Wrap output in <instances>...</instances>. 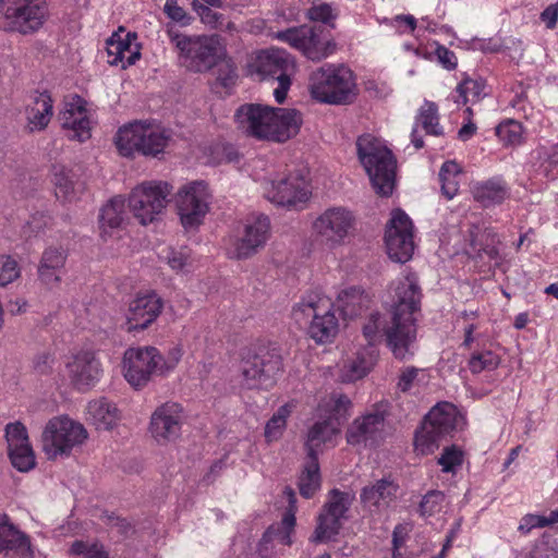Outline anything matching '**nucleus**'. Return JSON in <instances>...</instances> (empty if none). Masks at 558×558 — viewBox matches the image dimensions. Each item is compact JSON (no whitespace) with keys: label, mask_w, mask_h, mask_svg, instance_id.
<instances>
[{"label":"nucleus","mask_w":558,"mask_h":558,"mask_svg":"<svg viewBox=\"0 0 558 558\" xmlns=\"http://www.w3.org/2000/svg\"><path fill=\"white\" fill-rule=\"evenodd\" d=\"M252 70L263 77H272L278 86L274 89V97L282 104L291 86V77L295 73L294 59L283 49L270 48L259 51L251 64Z\"/></svg>","instance_id":"obj_13"},{"label":"nucleus","mask_w":558,"mask_h":558,"mask_svg":"<svg viewBox=\"0 0 558 558\" xmlns=\"http://www.w3.org/2000/svg\"><path fill=\"white\" fill-rule=\"evenodd\" d=\"M349 506V496L338 490H332L328 502L318 517L314 539L325 542L331 539L340 529V520Z\"/></svg>","instance_id":"obj_26"},{"label":"nucleus","mask_w":558,"mask_h":558,"mask_svg":"<svg viewBox=\"0 0 558 558\" xmlns=\"http://www.w3.org/2000/svg\"><path fill=\"white\" fill-rule=\"evenodd\" d=\"M311 97L320 104L345 105L356 95L355 75L343 64L326 63L308 76Z\"/></svg>","instance_id":"obj_3"},{"label":"nucleus","mask_w":558,"mask_h":558,"mask_svg":"<svg viewBox=\"0 0 558 558\" xmlns=\"http://www.w3.org/2000/svg\"><path fill=\"white\" fill-rule=\"evenodd\" d=\"M496 135L505 145H518L522 141V126L514 120H507L496 128Z\"/></svg>","instance_id":"obj_53"},{"label":"nucleus","mask_w":558,"mask_h":558,"mask_svg":"<svg viewBox=\"0 0 558 558\" xmlns=\"http://www.w3.org/2000/svg\"><path fill=\"white\" fill-rule=\"evenodd\" d=\"M459 322L462 323L463 330L462 347L471 349L473 343L478 341L482 337V323L478 319V313L476 311H464L460 314Z\"/></svg>","instance_id":"obj_47"},{"label":"nucleus","mask_w":558,"mask_h":558,"mask_svg":"<svg viewBox=\"0 0 558 558\" xmlns=\"http://www.w3.org/2000/svg\"><path fill=\"white\" fill-rule=\"evenodd\" d=\"M65 376L74 389L88 391L101 379L104 368L94 349L81 348L71 352L64 362Z\"/></svg>","instance_id":"obj_16"},{"label":"nucleus","mask_w":558,"mask_h":558,"mask_svg":"<svg viewBox=\"0 0 558 558\" xmlns=\"http://www.w3.org/2000/svg\"><path fill=\"white\" fill-rule=\"evenodd\" d=\"M355 228L356 216L343 206L325 209L313 222L314 233L329 248L344 245L354 235Z\"/></svg>","instance_id":"obj_12"},{"label":"nucleus","mask_w":558,"mask_h":558,"mask_svg":"<svg viewBox=\"0 0 558 558\" xmlns=\"http://www.w3.org/2000/svg\"><path fill=\"white\" fill-rule=\"evenodd\" d=\"M53 114V102L47 92L35 93L31 96L26 108V126L31 132L43 131L49 124Z\"/></svg>","instance_id":"obj_33"},{"label":"nucleus","mask_w":558,"mask_h":558,"mask_svg":"<svg viewBox=\"0 0 558 558\" xmlns=\"http://www.w3.org/2000/svg\"><path fill=\"white\" fill-rule=\"evenodd\" d=\"M274 37L301 51L312 61H320L336 51L335 41L323 35L322 27H292L277 32Z\"/></svg>","instance_id":"obj_15"},{"label":"nucleus","mask_w":558,"mask_h":558,"mask_svg":"<svg viewBox=\"0 0 558 558\" xmlns=\"http://www.w3.org/2000/svg\"><path fill=\"white\" fill-rule=\"evenodd\" d=\"M71 553L83 558H109L108 553L97 543L76 541L71 546Z\"/></svg>","instance_id":"obj_60"},{"label":"nucleus","mask_w":558,"mask_h":558,"mask_svg":"<svg viewBox=\"0 0 558 558\" xmlns=\"http://www.w3.org/2000/svg\"><path fill=\"white\" fill-rule=\"evenodd\" d=\"M65 260H66V253L63 248L50 246L44 251L41 259L39 262V265L46 266L50 269L62 270L64 267Z\"/></svg>","instance_id":"obj_61"},{"label":"nucleus","mask_w":558,"mask_h":558,"mask_svg":"<svg viewBox=\"0 0 558 558\" xmlns=\"http://www.w3.org/2000/svg\"><path fill=\"white\" fill-rule=\"evenodd\" d=\"M163 260L177 274H190L198 266V260L186 246L168 247L160 254Z\"/></svg>","instance_id":"obj_40"},{"label":"nucleus","mask_w":558,"mask_h":558,"mask_svg":"<svg viewBox=\"0 0 558 558\" xmlns=\"http://www.w3.org/2000/svg\"><path fill=\"white\" fill-rule=\"evenodd\" d=\"M471 192L474 199L484 207L500 204L508 197L507 184L500 178L475 182L471 186Z\"/></svg>","instance_id":"obj_38"},{"label":"nucleus","mask_w":558,"mask_h":558,"mask_svg":"<svg viewBox=\"0 0 558 558\" xmlns=\"http://www.w3.org/2000/svg\"><path fill=\"white\" fill-rule=\"evenodd\" d=\"M238 129L258 140L271 141L274 133V107L260 104H244L234 113Z\"/></svg>","instance_id":"obj_22"},{"label":"nucleus","mask_w":558,"mask_h":558,"mask_svg":"<svg viewBox=\"0 0 558 558\" xmlns=\"http://www.w3.org/2000/svg\"><path fill=\"white\" fill-rule=\"evenodd\" d=\"M303 124V114L293 108L274 107L272 142L283 143L294 137Z\"/></svg>","instance_id":"obj_35"},{"label":"nucleus","mask_w":558,"mask_h":558,"mask_svg":"<svg viewBox=\"0 0 558 558\" xmlns=\"http://www.w3.org/2000/svg\"><path fill=\"white\" fill-rule=\"evenodd\" d=\"M375 344H371L374 347ZM376 352L371 348L364 352L344 355L332 368L331 375L341 383H353L363 378L376 361Z\"/></svg>","instance_id":"obj_28"},{"label":"nucleus","mask_w":558,"mask_h":558,"mask_svg":"<svg viewBox=\"0 0 558 558\" xmlns=\"http://www.w3.org/2000/svg\"><path fill=\"white\" fill-rule=\"evenodd\" d=\"M159 350L156 347H132L125 350L122 357V374L134 389L148 385L158 371Z\"/></svg>","instance_id":"obj_17"},{"label":"nucleus","mask_w":558,"mask_h":558,"mask_svg":"<svg viewBox=\"0 0 558 558\" xmlns=\"http://www.w3.org/2000/svg\"><path fill=\"white\" fill-rule=\"evenodd\" d=\"M385 427V412L375 409L353 421L347 432L351 445L374 442L381 437Z\"/></svg>","instance_id":"obj_30"},{"label":"nucleus","mask_w":558,"mask_h":558,"mask_svg":"<svg viewBox=\"0 0 558 558\" xmlns=\"http://www.w3.org/2000/svg\"><path fill=\"white\" fill-rule=\"evenodd\" d=\"M21 276V267L17 260L5 254L0 255V287H7L8 284L17 280Z\"/></svg>","instance_id":"obj_54"},{"label":"nucleus","mask_w":558,"mask_h":558,"mask_svg":"<svg viewBox=\"0 0 558 558\" xmlns=\"http://www.w3.org/2000/svg\"><path fill=\"white\" fill-rule=\"evenodd\" d=\"M500 363V357L490 350L476 351L469 360V368L473 374L493 371Z\"/></svg>","instance_id":"obj_51"},{"label":"nucleus","mask_w":558,"mask_h":558,"mask_svg":"<svg viewBox=\"0 0 558 558\" xmlns=\"http://www.w3.org/2000/svg\"><path fill=\"white\" fill-rule=\"evenodd\" d=\"M445 504V495L439 490L428 492L420 504V513L423 517H432L441 511Z\"/></svg>","instance_id":"obj_58"},{"label":"nucleus","mask_w":558,"mask_h":558,"mask_svg":"<svg viewBox=\"0 0 558 558\" xmlns=\"http://www.w3.org/2000/svg\"><path fill=\"white\" fill-rule=\"evenodd\" d=\"M193 10L197 13L201 22L209 28H218L223 23V15L214 10V7L205 5L202 1L192 2Z\"/></svg>","instance_id":"obj_56"},{"label":"nucleus","mask_w":558,"mask_h":558,"mask_svg":"<svg viewBox=\"0 0 558 558\" xmlns=\"http://www.w3.org/2000/svg\"><path fill=\"white\" fill-rule=\"evenodd\" d=\"M399 486L390 478L366 485L361 492L363 508L371 514L384 513L396 500Z\"/></svg>","instance_id":"obj_29"},{"label":"nucleus","mask_w":558,"mask_h":558,"mask_svg":"<svg viewBox=\"0 0 558 558\" xmlns=\"http://www.w3.org/2000/svg\"><path fill=\"white\" fill-rule=\"evenodd\" d=\"M46 16L44 0H0V27L4 32L34 34L41 28Z\"/></svg>","instance_id":"obj_10"},{"label":"nucleus","mask_w":558,"mask_h":558,"mask_svg":"<svg viewBox=\"0 0 558 558\" xmlns=\"http://www.w3.org/2000/svg\"><path fill=\"white\" fill-rule=\"evenodd\" d=\"M221 62L217 76L216 88L221 86L226 92H228L232 86H234L238 75L234 66L229 61H225L223 59Z\"/></svg>","instance_id":"obj_63"},{"label":"nucleus","mask_w":558,"mask_h":558,"mask_svg":"<svg viewBox=\"0 0 558 558\" xmlns=\"http://www.w3.org/2000/svg\"><path fill=\"white\" fill-rule=\"evenodd\" d=\"M8 454L11 464L19 472H29L36 466V456L29 442L26 427L20 423H10L5 427Z\"/></svg>","instance_id":"obj_24"},{"label":"nucleus","mask_w":558,"mask_h":558,"mask_svg":"<svg viewBox=\"0 0 558 558\" xmlns=\"http://www.w3.org/2000/svg\"><path fill=\"white\" fill-rule=\"evenodd\" d=\"M86 418L98 430H109L117 426L121 420L120 410L105 397L94 399L86 408Z\"/></svg>","instance_id":"obj_36"},{"label":"nucleus","mask_w":558,"mask_h":558,"mask_svg":"<svg viewBox=\"0 0 558 558\" xmlns=\"http://www.w3.org/2000/svg\"><path fill=\"white\" fill-rule=\"evenodd\" d=\"M0 553L10 558H33L29 541L7 514L0 513Z\"/></svg>","instance_id":"obj_31"},{"label":"nucleus","mask_w":558,"mask_h":558,"mask_svg":"<svg viewBox=\"0 0 558 558\" xmlns=\"http://www.w3.org/2000/svg\"><path fill=\"white\" fill-rule=\"evenodd\" d=\"M170 132L159 124L135 121L119 129L116 135V145L124 157L141 153L145 156L156 157L167 147Z\"/></svg>","instance_id":"obj_7"},{"label":"nucleus","mask_w":558,"mask_h":558,"mask_svg":"<svg viewBox=\"0 0 558 558\" xmlns=\"http://www.w3.org/2000/svg\"><path fill=\"white\" fill-rule=\"evenodd\" d=\"M424 421L440 435L460 429L464 425V416L449 402L436 404Z\"/></svg>","instance_id":"obj_34"},{"label":"nucleus","mask_w":558,"mask_h":558,"mask_svg":"<svg viewBox=\"0 0 558 558\" xmlns=\"http://www.w3.org/2000/svg\"><path fill=\"white\" fill-rule=\"evenodd\" d=\"M320 473L317 457L308 456L300 474L298 486L304 498H311L320 488Z\"/></svg>","instance_id":"obj_43"},{"label":"nucleus","mask_w":558,"mask_h":558,"mask_svg":"<svg viewBox=\"0 0 558 558\" xmlns=\"http://www.w3.org/2000/svg\"><path fill=\"white\" fill-rule=\"evenodd\" d=\"M484 95V83L482 81L465 78L457 86L454 92L450 94L448 100H452L458 106L475 104Z\"/></svg>","instance_id":"obj_45"},{"label":"nucleus","mask_w":558,"mask_h":558,"mask_svg":"<svg viewBox=\"0 0 558 558\" xmlns=\"http://www.w3.org/2000/svg\"><path fill=\"white\" fill-rule=\"evenodd\" d=\"M38 279L49 289L57 288L61 282L62 270L50 269L46 266L38 265Z\"/></svg>","instance_id":"obj_64"},{"label":"nucleus","mask_w":558,"mask_h":558,"mask_svg":"<svg viewBox=\"0 0 558 558\" xmlns=\"http://www.w3.org/2000/svg\"><path fill=\"white\" fill-rule=\"evenodd\" d=\"M171 43L191 71L204 72L226 58V45L218 35H185L169 31Z\"/></svg>","instance_id":"obj_5"},{"label":"nucleus","mask_w":558,"mask_h":558,"mask_svg":"<svg viewBox=\"0 0 558 558\" xmlns=\"http://www.w3.org/2000/svg\"><path fill=\"white\" fill-rule=\"evenodd\" d=\"M108 63L126 69L133 65L141 57L137 36L128 33L124 37L113 35L107 41Z\"/></svg>","instance_id":"obj_32"},{"label":"nucleus","mask_w":558,"mask_h":558,"mask_svg":"<svg viewBox=\"0 0 558 558\" xmlns=\"http://www.w3.org/2000/svg\"><path fill=\"white\" fill-rule=\"evenodd\" d=\"M61 123L71 138L84 142L90 137V117L83 98L74 96L65 102Z\"/></svg>","instance_id":"obj_27"},{"label":"nucleus","mask_w":558,"mask_h":558,"mask_svg":"<svg viewBox=\"0 0 558 558\" xmlns=\"http://www.w3.org/2000/svg\"><path fill=\"white\" fill-rule=\"evenodd\" d=\"M163 13L171 22L182 27L191 25L193 21V17L179 4L178 0H166Z\"/></svg>","instance_id":"obj_59"},{"label":"nucleus","mask_w":558,"mask_h":558,"mask_svg":"<svg viewBox=\"0 0 558 558\" xmlns=\"http://www.w3.org/2000/svg\"><path fill=\"white\" fill-rule=\"evenodd\" d=\"M461 167L454 161H446L439 171L442 194L448 198H453L460 184Z\"/></svg>","instance_id":"obj_46"},{"label":"nucleus","mask_w":558,"mask_h":558,"mask_svg":"<svg viewBox=\"0 0 558 558\" xmlns=\"http://www.w3.org/2000/svg\"><path fill=\"white\" fill-rule=\"evenodd\" d=\"M427 383V374L424 369L414 366L404 367L399 376L398 389L402 392L418 390Z\"/></svg>","instance_id":"obj_50"},{"label":"nucleus","mask_w":558,"mask_h":558,"mask_svg":"<svg viewBox=\"0 0 558 558\" xmlns=\"http://www.w3.org/2000/svg\"><path fill=\"white\" fill-rule=\"evenodd\" d=\"M171 192L172 185L167 181H145L131 191L130 211L142 225L151 223L163 214Z\"/></svg>","instance_id":"obj_11"},{"label":"nucleus","mask_w":558,"mask_h":558,"mask_svg":"<svg viewBox=\"0 0 558 558\" xmlns=\"http://www.w3.org/2000/svg\"><path fill=\"white\" fill-rule=\"evenodd\" d=\"M389 298V316L372 313L363 326V335L369 344L385 340L396 359L408 360L416 349V314L422 300L416 275L404 272L392 281Z\"/></svg>","instance_id":"obj_1"},{"label":"nucleus","mask_w":558,"mask_h":558,"mask_svg":"<svg viewBox=\"0 0 558 558\" xmlns=\"http://www.w3.org/2000/svg\"><path fill=\"white\" fill-rule=\"evenodd\" d=\"M292 317L299 325H308V333L317 343L331 342L339 331L333 303L320 290L303 294L292 308Z\"/></svg>","instance_id":"obj_2"},{"label":"nucleus","mask_w":558,"mask_h":558,"mask_svg":"<svg viewBox=\"0 0 558 558\" xmlns=\"http://www.w3.org/2000/svg\"><path fill=\"white\" fill-rule=\"evenodd\" d=\"M183 409L175 402H166L151 414L149 433L159 445L174 442L181 435Z\"/></svg>","instance_id":"obj_23"},{"label":"nucleus","mask_w":558,"mask_h":558,"mask_svg":"<svg viewBox=\"0 0 558 558\" xmlns=\"http://www.w3.org/2000/svg\"><path fill=\"white\" fill-rule=\"evenodd\" d=\"M88 438L85 426L68 415H57L48 420L41 433L43 451L50 460L71 456Z\"/></svg>","instance_id":"obj_8"},{"label":"nucleus","mask_w":558,"mask_h":558,"mask_svg":"<svg viewBox=\"0 0 558 558\" xmlns=\"http://www.w3.org/2000/svg\"><path fill=\"white\" fill-rule=\"evenodd\" d=\"M295 409V402L290 401L281 405L267 421L264 436L267 442L277 441L283 435L287 427V420Z\"/></svg>","instance_id":"obj_44"},{"label":"nucleus","mask_w":558,"mask_h":558,"mask_svg":"<svg viewBox=\"0 0 558 558\" xmlns=\"http://www.w3.org/2000/svg\"><path fill=\"white\" fill-rule=\"evenodd\" d=\"M426 133L432 135H440L442 130L439 125L438 108L435 102L425 100L416 119Z\"/></svg>","instance_id":"obj_49"},{"label":"nucleus","mask_w":558,"mask_h":558,"mask_svg":"<svg viewBox=\"0 0 558 558\" xmlns=\"http://www.w3.org/2000/svg\"><path fill=\"white\" fill-rule=\"evenodd\" d=\"M289 501V508L280 523L271 525L263 535L258 544V555L260 558H275L281 547L289 546L292 543V534L295 525V494L291 488L284 490Z\"/></svg>","instance_id":"obj_20"},{"label":"nucleus","mask_w":558,"mask_h":558,"mask_svg":"<svg viewBox=\"0 0 558 558\" xmlns=\"http://www.w3.org/2000/svg\"><path fill=\"white\" fill-rule=\"evenodd\" d=\"M380 24H386L393 28L398 34L412 33L416 26L417 21L413 15H396L391 19L385 17L379 21Z\"/></svg>","instance_id":"obj_62"},{"label":"nucleus","mask_w":558,"mask_h":558,"mask_svg":"<svg viewBox=\"0 0 558 558\" xmlns=\"http://www.w3.org/2000/svg\"><path fill=\"white\" fill-rule=\"evenodd\" d=\"M439 436L440 434H438L432 426H429L424 421L421 428L415 433V450L421 454H426L430 452L435 448L437 438Z\"/></svg>","instance_id":"obj_52"},{"label":"nucleus","mask_w":558,"mask_h":558,"mask_svg":"<svg viewBox=\"0 0 558 558\" xmlns=\"http://www.w3.org/2000/svg\"><path fill=\"white\" fill-rule=\"evenodd\" d=\"M183 356V348L181 344H175L168 350L166 355L159 352L158 371L160 376H166L178 366Z\"/></svg>","instance_id":"obj_57"},{"label":"nucleus","mask_w":558,"mask_h":558,"mask_svg":"<svg viewBox=\"0 0 558 558\" xmlns=\"http://www.w3.org/2000/svg\"><path fill=\"white\" fill-rule=\"evenodd\" d=\"M162 311V301L154 292L140 294L129 304L125 315L128 331L144 330Z\"/></svg>","instance_id":"obj_25"},{"label":"nucleus","mask_w":558,"mask_h":558,"mask_svg":"<svg viewBox=\"0 0 558 558\" xmlns=\"http://www.w3.org/2000/svg\"><path fill=\"white\" fill-rule=\"evenodd\" d=\"M51 182L56 196L63 202L76 199L83 190L82 184L74 180L72 171L63 165L52 166Z\"/></svg>","instance_id":"obj_37"},{"label":"nucleus","mask_w":558,"mask_h":558,"mask_svg":"<svg viewBox=\"0 0 558 558\" xmlns=\"http://www.w3.org/2000/svg\"><path fill=\"white\" fill-rule=\"evenodd\" d=\"M270 221L265 215L248 218L244 226L243 235L228 248V256L234 259H246L265 246L269 239Z\"/></svg>","instance_id":"obj_21"},{"label":"nucleus","mask_w":558,"mask_h":558,"mask_svg":"<svg viewBox=\"0 0 558 558\" xmlns=\"http://www.w3.org/2000/svg\"><path fill=\"white\" fill-rule=\"evenodd\" d=\"M263 192L269 202L278 206H295L307 202L311 195L307 180L299 172L278 180H264Z\"/></svg>","instance_id":"obj_19"},{"label":"nucleus","mask_w":558,"mask_h":558,"mask_svg":"<svg viewBox=\"0 0 558 558\" xmlns=\"http://www.w3.org/2000/svg\"><path fill=\"white\" fill-rule=\"evenodd\" d=\"M437 462L444 473L454 474L462 465L463 452L456 446L446 447Z\"/></svg>","instance_id":"obj_55"},{"label":"nucleus","mask_w":558,"mask_h":558,"mask_svg":"<svg viewBox=\"0 0 558 558\" xmlns=\"http://www.w3.org/2000/svg\"><path fill=\"white\" fill-rule=\"evenodd\" d=\"M213 198V191L204 180L187 181L178 187L173 194V205L185 230H195L203 225Z\"/></svg>","instance_id":"obj_9"},{"label":"nucleus","mask_w":558,"mask_h":558,"mask_svg":"<svg viewBox=\"0 0 558 558\" xmlns=\"http://www.w3.org/2000/svg\"><path fill=\"white\" fill-rule=\"evenodd\" d=\"M125 218V199L121 196L112 197L106 205H104L100 211L99 223L101 234H107V229L114 230L120 228Z\"/></svg>","instance_id":"obj_41"},{"label":"nucleus","mask_w":558,"mask_h":558,"mask_svg":"<svg viewBox=\"0 0 558 558\" xmlns=\"http://www.w3.org/2000/svg\"><path fill=\"white\" fill-rule=\"evenodd\" d=\"M356 150L375 192L381 196H389L395 189L397 169L391 150L381 140L371 134L357 138Z\"/></svg>","instance_id":"obj_4"},{"label":"nucleus","mask_w":558,"mask_h":558,"mask_svg":"<svg viewBox=\"0 0 558 558\" xmlns=\"http://www.w3.org/2000/svg\"><path fill=\"white\" fill-rule=\"evenodd\" d=\"M517 558H558V530L545 532L530 548L521 550Z\"/></svg>","instance_id":"obj_42"},{"label":"nucleus","mask_w":558,"mask_h":558,"mask_svg":"<svg viewBox=\"0 0 558 558\" xmlns=\"http://www.w3.org/2000/svg\"><path fill=\"white\" fill-rule=\"evenodd\" d=\"M371 296L360 288L343 289L337 296L338 310L345 318H354L371 304Z\"/></svg>","instance_id":"obj_39"},{"label":"nucleus","mask_w":558,"mask_h":558,"mask_svg":"<svg viewBox=\"0 0 558 558\" xmlns=\"http://www.w3.org/2000/svg\"><path fill=\"white\" fill-rule=\"evenodd\" d=\"M281 369L280 351L277 348H262L256 354L243 359L241 384L247 389H267L274 385Z\"/></svg>","instance_id":"obj_14"},{"label":"nucleus","mask_w":558,"mask_h":558,"mask_svg":"<svg viewBox=\"0 0 558 558\" xmlns=\"http://www.w3.org/2000/svg\"><path fill=\"white\" fill-rule=\"evenodd\" d=\"M351 400L341 393L324 399L317 408L319 421L308 430L305 447L308 456L317 457L323 445H333L341 424L349 416Z\"/></svg>","instance_id":"obj_6"},{"label":"nucleus","mask_w":558,"mask_h":558,"mask_svg":"<svg viewBox=\"0 0 558 558\" xmlns=\"http://www.w3.org/2000/svg\"><path fill=\"white\" fill-rule=\"evenodd\" d=\"M388 256L398 263L408 262L414 252L413 223L401 209L391 213L385 233Z\"/></svg>","instance_id":"obj_18"},{"label":"nucleus","mask_w":558,"mask_h":558,"mask_svg":"<svg viewBox=\"0 0 558 558\" xmlns=\"http://www.w3.org/2000/svg\"><path fill=\"white\" fill-rule=\"evenodd\" d=\"M558 523V509L549 511L548 514L527 513L521 518L518 531L527 535L534 529H542Z\"/></svg>","instance_id":"obj_48"}]
</instances>
